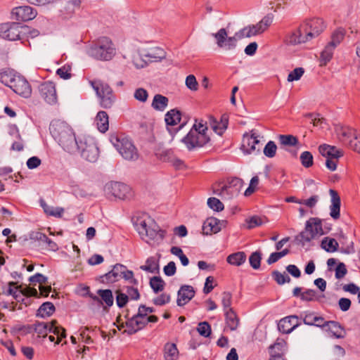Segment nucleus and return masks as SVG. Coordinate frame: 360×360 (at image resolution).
Here are the masks:
<instances>
[{"mask_svg":"<svg viewBox=\"0 0 360 360\" xmlns=\"http://www.w3.org/2000/svg\"><path fill=\"white\" fill-rule=\"evenodd\" d=\"M50 132L58 144L70 154H75L78 138L72 127L66 122L56 121L50 126Z\"/></svg>","mask_w":360,"mask_h":360,"instance_id":"nucleus-1","label":"nucleus"},{"mask_svg":"<svg viewBox=\"0 0 360 360\" xmlns=\"http://www.w3.org/2000/svg\"><path fill=\"white\" fill-rule=\"evenodd\" d=\"M259 34L255 25L245 27L235 33L233 37H228L227 32L225 28H221L217 32L212 34V36L217 41V44L219 48H224L226 50H231L236 47L238 39L245 37H251Z\"/></svg>","mask_w":360,"mask_h":360,"instance_id":"nucleus-2","label":"nucleus"},{"mask_svg":"<svg viewBox=\"0 0 360 360\" xmlns=\"http://www.w3.org/2000/svg\"><path fill=\"white\" fill-rule=\"evenodd\" d=\"M134 225L142 239L146 243H160L165 237L164 231L149 218L139 217L134 222Z\"/></svg>","mask_w":360,"mask_h":360,"instance_id":"nucleus-3","label":"nucleus"},{"mask_svg":"<svg viewBox=\"0 0 360 360\" xmlns=\"http://www.w3.org/2000/svg\"><path fill=\"white\" fill-rule=\"evenodd\" d=\"M89 54L96 60L109 61L115 56L116 49L110 38L102 37L93 43Z\"/></svg>","mask_w":360,"mask_h":360,"instance_id":"nucleus-4","label":"nucleus"},{"mask_svg":"<svg viewBox=\"0 0 360 360\" xmlns=\"http://www.w3.org/2000/svg\"><path fill=\"white\" fill-rule=\"evenodd\" d=\"M110 141L124 159L129 161L138 160V150L129 137L122 134H115L110 136Z\"/></svg>","mask_w":360,"mask_h":360,"instance_id":"nucleus-5","label":"nucleus"},{"mask_svg":"<svg viewBox=\"0 0 360 360\" xmlns=\"http://www.w3.org/2000/svg\"><path fill=\"white\" fill-rule=\"evenodd\" d=\"M326 221L317 217H311L307 221L305 228L297 236L300 241L304 245L305 243L310 242L316 236H322L328 233L330 231L328 227L327 231L323 229V223Z\"/></svg>","mask_w":360,"mask_h":360,"instance_id":"nucleus-6","label":"nucleus"},{"mask_svg":"<svg viewBox=\"0 0 360 360\" xmlns=\"http://www.w3.org/2000/svg\"><path fill=\"white\" fill-rule=\"evenodd\" d=\"M75 154L91 162H95L99 157V149L95 140L90 136H82L78 137Z\"/></svg>","mask_w":360,"mask_h":360,"instance_id":"nucleus-7","label":"nucleus"},{"mask_svg":"<svg viewBox=\"0 0 360 360\" xmlns=\"http://www.w3.org/2000/svg\"><path fill=\"white\" fill-rule=\"evenodd\" d=\"M126 321L127 329L124 330V333L128 335H133L137 333L139 330L145 328L148 323H156L158 321V317L155 315H150L149 316H145L141 311H139L129 317V310L127 309L126 314L124 315Z\"/></svg>","mask_w":360,"mask_h":360,"instance_id":"nucleus-8","label":"nucleus"},{"mask_svg":"<svg viewBox=\"0 0 360 360\" xmlns=\"http://www.w3.org/2000/svg\"><path fill=\"white\" fill-rule=\"evenodd\" d=\"M90 84L96 91L100 105L110 108L115 101V95L109 84L100 79L90 81Z\"/></svg>","mask_w":360,"mask_h":360,"instance_id":"nucleus-9","label":"nucleus"},{"mask_svg":"<svg viewBox=\"0 0 360 360\" xmlns=\"http://www.w3.org/2000/svg\"><path fill=\"white\" fill-rule=\"evenodd\" d=\"M2 294L6 295H11L18 302H24L25 297H37L38 292L34 288H24L21 285H18L17 283L11 281L9 282L6 286L2 288Z\"/></svg>","mask_w":360,"mask_h":360,"instance_id":"nucleus-10","label":"nucleus"},{"mask_svg":"<svg viewBox=\"0 0 360 360\" xmlns=\"http://www.w3.org/2000/svg\"><path fill=\"white\" fill-rule=\"evenodd\" d=\"M182 142L188 150L204 146L210 141V137L205 132H200L194 124L188 134L182 139Z\"/></svg>","mask_w":360,"mask_h":360,"instance_id":"nucleus-11","label":"nucleus"},{"mask_svg":"<svg viewBox=\"0 0 360 360\" xmlns=\"http://www.w3.org/2000/svg\"><path fill=\"white\" fill-rule=\"evenodd\" d=\"M56 321H51L50 324L44 322H36L33 325V328L39 336H46L48 330L53 333L54 335H57L56 344L58 345L61 342L63 338L66 337V333L64 328L56 326Z\"/></svg>","mask_w":360,"mask_h":360,"instance_id":"nucleus-12","label":"nucleus"},{"mask_svg":"<svg viewBox=\"0 0 360 360\" xmlns=\"http://www.w3.org/2000/svg\"><path fill=\"white\" fill-rule=\"evenodd\" d=\"M25 29L18 22H6L0 25V37L9 41L20 39L21 30Z\"/></svg>","mask_w":360,"mask_h":360,"instance_id":"nucleus-13","label":"nucleus"},{"mask_svg":"<svg viewBox=\"0 0 360 360\" xmlns=\"http://www.w3.org/2000/svg\"><path fill=\"white\" fill-rule=\"evenodd\" d=\"M89 297L99 306H103L104 309H108L113 305L114 297L112 292L110 289H100L97 290V295L89 293Z\"/></svg>","mask_w":360,"mask_h":360,"instance_id":"nucleus-14","label":"nucleus"},{"mask_svg":"<svg viewBox=\"0 0 360 360\" xmlns=\"http://www.w3.org/2000/svg\"><path fill=\"white\" fill-rule=\"evenodd\" d=\"M15 93L17 94L24 97L28 98L31 96L32 94V88L29 82L27 79L21 76L18 75L10 87Z\"/></svg>","mask_w":360,"mask_h":360,"instance_id":"nucleus-15","label":"nucleus"},{"mask_svg":"<svg viewBox=\"0 0 360 360\" xmlns=\"http://www.w3.org/2000/svg\"><path fill=\"white\" fill-rule=\"evenodd\" d=\"M11 15L15 20L25 22L34 19L37 12L30 6H21L13 8Z\"/></svg>","mask_w":360,"mask_h":360,"instance_id":"nucleus-16","label":"nucleus"},{"mask_svg":"<svg viewBox=\"0 0 360 360\" xmlns=\"http://www.w3.org/2000/svg\"><path fill=\"white\" fill-rule=\"evenodd\" d=\"M41 96L44 101L51 105L57 103V94L56 86L53 82L47 81L41 84L39 86Z\"/></svg>","mask_w":360,"mask_h":360,"instance_id":"nucleus-17","label":"nucleus"},{"mask_svg":"<svg viewBox=\"0 0 360 360\" xmlns=\"http://www.w3.org/2000/svg\"><path fill=\"white\" fill-rule=\"evenodd\" d=\"M299 317L296 315H290L281 319L278 323V330L283 334H289L297 327L301 325Z\"/></svg>","mask_w":360,"mask_h":360,"instance_id":"nucleus-18","label":"nucleus"},{"mask_svg":"<svg viewBox=\"0 0 360 360\" xmlns=\"http://www.w3.org/2000/svg\"><path fill=\"white\" fill-rule=\"evenodd\" d=\"M314 37L313 34L307 30L303 22L290 37V42L294 44L306 43Z\"/></svg>","mask_w":360,"mask_h":360,"instance_id":"nucleus-19","label":"nucleus"},{"mask_svg":"<svg viewBox=\"0 0 360 360\" xmlns=\"http://www.w3.org/2000/svg\"><path fill=\"white\" fill-rule=\"evenodd\" d=\"M259 143L260 141L258 140L257 136L254 134L250 135L245 133L243 137L241 150L245 154H251L255 150L259 151Z\"/></svg>","mask_w":360,"mask_h":360,"instance_id":"nucleus-20","label":"nucleus"},{"mask_svg":"<svg viewBox=\"0 0 360 360\" xmlns=\"http://www.w3.org/2000/svg\"><path fill=\"white\" fill-rule=\"evenodd\" d=\"M109 189L113 196L121 200L128 199L132 196L131 188L123 183H111Z\"/></svg>","mask_w":360,"mask_h":360,"instance_id":"nucleus-21","label":"nucleus"},{"mask_svg":"<svg viewBox=\"0 0 360 360\" xmlns=\"http://www.w3.org/2000/svg\"><path fill=\"white\" fill-rule=\"evenodd\" d=\"M226 221L219 220L215 217L207 218L203 223L202 232L205 235L217 233L225 227Z\"/></svg>","mask_w":360,"mask_h":360,"instance_id":"nucleus-22","label":"nucleus"},{"mask_svg":"<svg viewBox=\"0 0 360 360\" xmlns=\"http://www.w3.org/2000/svg\"><path fill=\"white\" fill-rule=\"evenodd\" d=\"M213 192L224 200L231 199L238 194L237 188H233L227 184H223L221 183L213 186Z\"/></svg>","mask_w":360,"mask_h":360,"instance_id":"nucleus-23","label":"nucleus"},{"mask_svg":"<svg viewBox=\"0 0 360 360\" xmlns=\"http://www.w3.org/2000/svg\"><path fill=\"white\" fill-rule=\"evenodd\" d=\"M125 269V266L116 264L112 269L101 276L102 282L105 283H113L118 281L122 278L123 271Z\"/></svg>","mask_w":360,"mask_h":360,"instance_id":"nucleus-24","label":"nucleus"},{"mask_svg":"<svg viewBox=\"0 0 360 360\" xmlns=\"http://www.w3.org/2000/svg\"><path fill=\"white\" fill-rule=\"evenodd\" d=\"M330 195V216L335 220H338L340 217L341 200L338 193L333 189L329 190Z\"/></svg>","mask_w":360,"mask_h":360,"instance_id":"nucleus-25","label":"nucleus"},{"mask_svg":"<svg viewBox=\"0 0 360 360\" xmlns=\"http://www.w3.org/2000/svg\"><path fill=\"white\" fill-rule=\"evenodd\" d=\"M195 290L193 286L183 285L178 291L176 303L178 306H184L187 304L194 296Z\"/></svg>","mask_w":360,"mask_h":360,"instance_id":"nucleus-26","label":"nucleus"},{"mask_svg":"<svg viewBox=\"0 0 360 360\" xmlns=\"http://www.w3.org/2000/svg\"><path fill=\"white\" fill-rule=\"evenodd\" d=\"M356 131L357 130L348 127H340L336 129V134L338 139L344 145L348 147H349L352 143V141Z\"/></svg>","mask_w":360,"mask_h":360,"instance_id":"nucleus-27","label":"nucleus"},{"mask_svg":"<svg viewBox=\"0 0 360 360\" xmlns=\"http://www.w3.org/2000/svg\"><path fill=\"white\" fill-rule=\"evenodd\" d=\"M309 32L313 34V37H317L326 28L323 19L316 18L307 20L303 22Z\"/></svg>","mask_w":360,"mask_h":360,"instance_id":"nucleus-28","label":"nucleus"},{"mask_svg":"<svg viewBox=\"0 0 360 360\" xmlns=\"http://www.w3.org/2000/svg\"><path fill=\"white\" fill-rule=\"evenodd\" d=\"M224 316L226 324L224 330H236L240 324V319L236 312L233 310V309H229L226 311L224 312Z\"/></svg>","mask_w":360,"mask_h":360,"instance_id":"nucleus-29","label":"nucleus"},{"mask_svg":"<svg viewBox=\"0 0 360 360\" xmlns=\"http://www.w3.org/2000/svg\"><path fill=\"white\" fill-rule=\"evenodd\" d=\"M32 239L37 240L41 245H44L45 248L51 251H57L58 246L56 243L48 238V236L41 232H35L32 234Z\"/></svg>","mask_w":360,"mask_h":360,"instance_id":"nucleus-30","label":"nucleus"},{"mask_svg":"<svg viewBox=\"0 0 360 360\" xmlns=\"http://www.w3.org/2000/svg\"><path fill=\"white\" fill-rule=\"evenodd\" d=\"M287 350V342L285 340L278 338L274 345L269 347L271 358H283Z\"/></svg>","mask_w":360,"mask_h":360,"instance_id":"nucleus-31","label":"nucleus"},{"mask_svg":"<svg viewBox=\"0 0 360 360\" xmlns=\"http://www.w3.org/2000/svg\"><path fill=\"white\" fill-rule=\"evenodd\" d=\"M210 124L215 133L221 136L227 129L229 118L226 115H223L221 116L220 120L218 121L214 117H210Z\"/></svg>","mask_w":360,"mask_h":360,"instance_id":"nucleus-32","label":"nucleus"},{"mask_svg":"<svg viewBox=\"0 0 360 360\" xmlns=\"http://www.w3.org/2000/svg\"><path fill=\"white\" fill-rule=\"evenodd\" d=\"M319 153L326 158H340L343 155L342 152L335 146L322 144L319 147Z\"/></svg>","mask_w":360,"mask_h":360,"instance_id":"nucleus-33","label":"nucleus"},{"mask_svg":"<svg viewBox=\"0 0 360 360\" xmlns=\"http://www.w3.org/2000/svg\"><path fill=\"white\" fill-rule=\"evenodd\" d=\"M144 56L148 62L156 63L166 58V52L162 48L154 47L150 49Z\"/></svg>","mask_w":360,"mask_h":360,"instance_id":"nucleus-34","label":"nucleus"},{"mask_svg":"<svg viewBox=\"0 0 360 360\" xmlns=\"http://www.w3.org/2000/svg\"><path fill=\"white\" fill-rule=\"evenodd\" d=\"M95 122L99 131L105 133L109 128V117L106 112L99 111L95 118Z\"/></svg>","mask_w":360,"mask_h":360,"instance_id":"nucleus-35","label":"nucleus"},{"mask_svg":"<svg viewBox=\"0 0 360 360\" xmlns=\"http://www.w3.org/2000/svg\"><path fill=\"white\" fill-rule=\"evenodd\" d=\"M164 358L165 360H178L179 350L176 344L167 342L164 346Z\"/></svg>","mask_w":360,"mask_h":360,"instance_id":"nucleus-36","label":"nucleus"},{"mask_svg":"<svg viewBox=\"0 0 360 360\" xmlns=\"http://www.w3.org/2000/svg\"><path fill=\"white\" fill-rule=\"evenodd\" d=\"M169 99L167 97L161 94H155L151 106L153 109L158 111H164L168 105Z\"/></svg>","mask_w":360,"mask_h":360,"instance_id":"nucleus-37","label":"nucleus"},{"mask_svg":"<svg viewBox=\"0 0 360 360\" xmlns=\"http://www.w3.org/2000/svg\"><path fill=\"white\" fill-rule=\"evenodd\" d=\"M165 120L166 124L169 127L176 125L181 120V112L176 109H172L165 114Z\"/></svg>","mask_w":360,"mask_h":360,"instance_id":"nucleus-38","label":"nucleus"},{"mask_svg":"<svg viewBox=\"0 0 360 360\" xmlns=\"http://www.w3.org/2000/svg\"><path fill=\"white\" fill-rule=\"evenodd\" d=\"M335 48L336 47H335V46L328 43L321 53V65H326V64L330 61L333 58V52Z\"/></svg>","mask_w":360,"mask_h":360,"instance_id":"nucleus-39","label":"nucleus"},{"mask_svg":"<svg viewBox=\"0 0 360 360\" xmlns=\"http://www.w3.org/2000/svg\"><path fill=\"white\" fill-rule=\"evenodd\" d=\"M226 261L231 265L238 266L246 261V255L244 252H237L229 255Z\"/></svg>","mask_w":360,"mask_h":360,"instance_id":"nucleus-40","label":"nucleus"},{"mask_svg":"<svg viewBox=\"0 0 360 360\" xmlns=\"http://www.w3.org/2000/svg\"><path fill=\"white\" fill-rule=\"evenodd\" d=\"M55 311V307L52 302H46L43 303L37 312V316L45 318L50 316Z\"/></svg>","mask_w":360,"mask_h":360,"instance_id":"nucleus-41","label":"nucleus"},{"mask_svg":"<svg viewBox=\"0 0 360 360\" xmlns=\"http://www.w3.org/2000/svg\"><path fill=\"white\" fill-rule=\"evenodd\" d=\"M325 330L329 331L332 333V335L338 338H342V332L343 329L340 325V323L337 321H328L326 328Z\"/></svg>","mask_w":360,"mask_h":360,"instance_id":"nucleus-42","label":"nucleus"},{"mask_svg":"<svg viewBox=\"0 0 360 360\" xmlns=\"http://www.w3.org/2000/svg\"><path fill=\"white\" fill-rule=\"evenodd\" d=\"M17 76L18 75L14 74L10 70H3L0 72V82L6 86L11 87L14 78Z\"/></svg>","mask_w":360,"mask_h":360,"instance_id":"nucleus-43","label":"nucleus"},{"mask_svg":"<svg viewBox=\"0 0 360 360\" xmlns=\"http://www.w3.org/2000/svg\"><path fill=\"white\" fill-rule=\"evenodd\" d=\"M140 269L147 272L155 273L159 269V264L154 257H150L146 259V264L141 266Z\"/></svg>","mask_w":360,"mask_h":360,"instance_id":"nucleus-44","label":"nucleus"},{"mask_svg":"<svg viewBox=\"0 0 360 360\" xmlns=\"http://www.w3.org/2000/svg\"><path fill=\"white\" fill-rule=\"evenodd\" d=\"M273 22V15H267L264 16L258 23L255 25L259 34L266 31Z\"/></svg>","mask_w":360,"mask_h":360,"instance_id":"nucleus-45","label":"nucleus"},{"mask_svg":"<svg viewBox=\"0 0 360 360\" xmlns=\"http://www.w3.org/2000/svg\"><path fill=\"white\" fill-rule=\"evenodd\" d=\"M150 286L154 291V292L158 293L159 292H162L165 286V282L163 279L160 276H153L150 279Z\"/></svg>","mask_w":360,"mask_h":360,"instance_id":"nucleus-46","label":"nucleus"},{"mask_svg":"<svg viewBox=\"0 0 360 360\" xmlns=\"http://www.w3.org/2000/svg\"><path fill=\"white\" fill-rule=\"evenodd\" d=\"M321 248L328 252H333L338 250V243L335 239L326 237L321 242Z\"/></svg>","mask_w":360,"mask_h":360,"instance_id":"nucleus-47","label":"nucleus"},{"mask_svg":"<svg viewBox=\"0 0 360 360\" xmlns=\"http://www.w3.org/2000/svg\"><path fill=\"white\" fill-rule=\"evenodd\" d=\"M41 206L44 209V212L49 216H53L55 217L60 218L62 217V215L64 212L63 208L58 207H51V206L46 205L45 202H41Z\"/></svg>","mask_w":360,"mask_h":360,"instance_id":"nucleus-48","label":"nucleus"},{"mask_svg":"<svg viewBox=\"0 0 360 360\" xmlns=\"http://www.w3.org/2000/svg\"><path fill=\"white\" fill-rule=\"evenodd\" d=\"M345 34V32L343 29L338 28L335 30L331 35L330 41L328 43L337 47L343 40Z\"/></svg>","mask_w":360,"mask_h":360,"instance_id":"nucleus-49","label":"nucleus"},{"mask_svg":"<svg viewBox=\"0 0 360 360\" xmlns=\"http://www.w3.org/2000/svg\"><path fill=\"white\" fill-rule=\"evenodd\" d=\"M272 277L278 285H283L285 283H290L291 281L288 274L285 272L282 274L278 271H274L272 272Z\"/></svg>","mask_w":360,"mask_h":360,"instance_id":"nucleus-50","label":"nucleus"},{"mask_svg":"<svg viewBox=\"0 0 360 360\" xmlns=\"http://www.w3.org/2000/svg\"><path fill=\"white\" fill-rule=\"evenodd\" d=\"M278 139L280 143L284 146H294L298 143L297 137L292 135H280Z\"/></svg>","mask_w":360,"mask_h":360,"instance_id":"nucleus-51","label":"nucleus"},{"mask_svg":"<svg viewBox=\"0 0 360 360\" xmlns=\"http://www.w3.org/2000/svg\"><path fill=\"white\" fill-rule=\"evenodd\" d=\"M304 72L305 71L303 68H296L288 74L287 79L288 82H292L300 79V78L303 76Z\"/></svg>","mask_w":360,"mask_h":360,"instance_id":"nucleus-52","label":"nucleus"},{"mask_svg":"<svg viewBox=\"0 0 360 360\" xmlns=\"http://www.w3.org/2000/svg\"><path fill=\"white\" fill-rule=\"evenodd\" d=\"M262 259V254L259 252H254L249 257V262L250 266L254 269H258L260 267Z\"/></svg>","mask_w":360,"mask_h":360,"instance_id":"nucleus-53","label":"nucleus"},{"mask_svg":"<svg viewBox=\"0 0 360 360\" xmlns=\"http://www.w3.org/2000/svg\"><path fill=\"white\" fill-rule=\"evenodd\" d=\"M207 205L214 211L220 212L224 209L223 203L216 198H210L207 200Z\"/></svg>","mask_w":360,"mask_h":360,"instance_id":"nucleus-54","label":"nucleus"},{"mask_svg":"<svg viewBox=\"0 0 360 360\" xmlns=\"http://www.w3.org/2000/svg\"><path fill=\"white\" fill-rule=\"evenodd\" d=\"M232 304V295L229 292H224L221 295V304L224 311H226L229 309H233L231 306Z\"/></svg>","mask_w":360,"mask_h":360,"instance_id":"nucleus-55","label":"nucleus"},{"mask_svg":"<svg viewBox=\"0 0 360 360\" xmlns=\"http://www.w3.org/2000/svg\"><path fill=\"white\" fill-rule=\"evenodd\" d=\"M300 160L302 165L306 168H309L313 165V155L309 151H304L301 154Z\"/></svg>","mask_w":360,"mask_h":360,"instance_id":"nucleus-56","label":"nucleus"},{"mask_svg":"<svg viewBox=\"0 0 360 360\" xmlns=\"http://www.w3.org/2000/svg\"><path fill=\"white\" fill-rule=\"evenodd\" d=\"M200 335L207 338L211 334V326L207 321L200 322L197 328Z\"/></svg>","mask_w":360,"mask_h":360,"instance_id":"nucleus-57","label":"nucleus"},{"mask_svg":"<svg viewBox=\"0 0 360 360\" xmlns=\"http://www.w3.org/2000/svg\"><path fill=\"white\" fill-rule=\"evenodd\" d=\"M277 146L276 143L269 141L264 148V154L268 158H274L276 155Z\"/></svg>","mask_w":360,"mask_h":360,"instance_id":"nucleus-58","label":"nucleus"},{"mask_svg":"<svg viewBox=\"0 0 360 360\" xmlns=\"http://www.w3.org/2000/svg\"><path fill=\"white\" fill-rule=\"evenodd\" d=\"M129 301V296L120 290L116 291V303L118 307H124Z\"/></svg>","mask_w":360,"mask_h":360,"instance_id":"nucleus-59","label":"nucleus"},{"mask_svg":"<svg viewBox=\"0 0 360 360\" xmlns=\"http://www.w3.org/2000/svg\"><path fill=\"white\" fill-rule=\"evenodd\" d=\"M134 96L136 100L142 103H145L148 98V93L143 88H138L135 90Z\"/></svg>","mask_w":360,"mask_h":360,"instance_id":"nucleus-60","label":"nucleus"},{"mask_svg":"<svg viewBox=\"0 0 360 360\" xmlns=\"http://www.w3.org/2000/svg\"><path fill=\"white\" fill-rule=\"evenodd\" d=\"M175 156L176 155L172 149H167L159 153V158L163 162H171Z\"/></svg>","mask_w":360,"mask_h":360,"instance_id":"nucleus-61","label":"nucleus"},{"mask_svg":"<svg viewBox=\"0 0 360 360\" xmlns=\"http://www.w3.org/2000/svg\"><path fill=\"white\" fill-rule=\"evenodd\" d=\"M126 294L129 296V299L138 300L140 298V293L137 287L126 286Z\"/></svg>","mask_w":360,"mask_h":360,"instance_id":"nucleus-62","label":"nucleus"},{"mask_svg":"<svg viewBox=\"0 0 360 360\" xmlns=\"http://www.w3.org/2000/svg\"><path fill=\"white\" fill-rule=\"evenodd\" d=\"M170 302V295L165 293H162L158 297L153 300L154 304L157 306H162Z\"/></svg>","mask_w":360,"mask_h":360,"instance_id":"nucleus-63","label":"nucleus"},{"mask_svg":"<svg viewBox=\"0 0 360 360\" xmlns=\"http://www.w3.org/2000/svg\"><path fill=\"white\" fill-rule=\"evenodd\" d=\"M349 148L360 153V131H357L352 141Z\"/></svg>","mask_w":360,"mask_h":360,"instance_id":"nucleus-64","label":"nucleus"}]
</instances>
